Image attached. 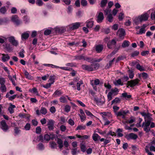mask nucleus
I'll return each mask as SVG.
<instances>
[{"instance_id": "nucleus-1", "label": "nucleus", "mask_w": 155, "mask_h": 155, "mask_svg": "<svg viewBox=\"0 0 155 155\" xmlns=\"http://www.w3.org/2000/svg\"><path fill=\"white\" fill-rule=\"evenodd\" d=\"M140 114L144 117L145 122L143 123H146V126H150L151 122L153 120V118L151 117L152 115L149 113H146L145 112H140Z\"/></svg>"}, {"instance_id": "nucleus-2", "label": "nucleus", "mask_w": 155, "mask_h": 155, "mask_svg": "<svg viewBox=\"0 0 155 155\" xmlns=\"http://www.w3.org/2000/svg\"><path fill=\"white\" fill-rule=\"evenodd\" d=\"M140 81V80L138 78L128 81L127 82V87L129 88V86H130V87H133L136 85H137Z\"/></svg>"}, {"instance_id": "nucleus-3", "label": "nucleus", "mask_w": 155, "mask_h": 155, "mask_svg": "<svg viewBox=\"0 0 155 155\" xmlns=\"http://www.w3.org/2000/svg\"><path fill=\"white\" fill-rule=\"evenodd\" d=\"M125 137L128 140L130 139L136 140L138 137L137 135L133 133H130L126 135Z\"/></svg>"}, {"instance_id": "nucleus-4", "label": "nucleus", "mask_w": 155, "mask_h": 155, "mask_svg": "<svg viewBox=\"0 0 155 155\" xmlns=\"http://www.w3.org/2000/svg\"><path fill=\"white\" fill-rule=\"evenodd\" d=\"M116 43V41L115 39H113L111 41H109L107 43V47L109 49H112L115 47Z\"/></svg>"}, {"instance_id": "nucleus-5", "label": "nucleus", "mask_w": 155, "mask_h": 155, "mask_svg": "<svg viewBox=\"0 0 155 155\" xmlns=\"http://www.w3.org/2000/svg\"><path fill=\"white\" fill-rule=\"evenodd\" d=\"M81 24L79 22H76L70 25L68 27L70 30H73L78 29L80 27Z\"/></svg>"}, {"instance_id": "nucleus-6", "label": "nucleus", "mask_w": 155, "mask_h": 155, "mask_svg": "<svg viewBox=\"0 0 155 155\" xmlns=\"http://www.w3.org/2000/svg\"><path fill=\"white\" fill-rule=\"evenodd\" d=\"M117 33L118 34L119 38L123 39L124 38V36L126 35V33L125 30L122 28H120L117 31Z\"/></svg>"}, {"instance_id": "nucleus-7", "label": "nucleus", "mask_w": 155, "mask_h": 155, "mask_svg": "<svg viewBox=\"0 0 155 155\" xmlns=\"http://www.w3.org/2000/svg\"><path fill=\"white\" fill-rule=\"evenodd\" d=\"M8 40L14 46H17L18 45V42L15 40L13 36H11L8 38Z\"/></svg>"}, {"instance_id": "nucleus-8", "label": "nucleus", "mask_w": 155, "mask_h": 155, "mask_svg": "<svg viewBox=\"0 0 155 155\" xmlns=\"http://www.w3.org/2000/svg\"><path fill=\"white\" fill-rule=\"evenodd\" d=\"M1 128L5 132L7 131L9 129L8 126L5 120H2L1 122Z\"/></svg>"}, {"instance_id": "nucleus-9", "label": "nucleus", "mask_w": 155, "mask_h": 155, "mask_svg": "<svg viewBox=\"0 0 155 155\" xmlns=\"http://www.w3.org/2000/svg\"><path fill=\"white\" fill-rule=\"evenodd\" d=\"M97 21L98 23H101L103 21L104 17L102 12H100L98 15L96 17Z\"/></svg>"}, {"instance_id": "nucleus-10", "label": "nucleus", "mask_w": 155, "mask_h": 155, "mask_svg": "<svg viewBox=\"0 0 155 155\" xmlns=\"http://www.w3.org/2000/svg\"><path fill=\"white\" fill-rule=\"evenodd\" d=\"M11 19L13 22L15 23L18 25L20 24V21L19 19V18L17 15H15L12 16Z\"/></svg>"}, {"instance_id": "nucleus-11", "label": "nucleus", "mask_w": 155, "mask_h": 155, "mask_svg": "<svg viewBox=\"0 0 155 155\" xmlns=\"http://www.w3.org/2000/svg\"><path fill=\"white\" fill-rule=\"evenodd\" d=\"M54 121L52 120H49L48 121L47 125L48 126V127L49 130H52L54 128Z\"/></svg>"}, {"instance_id": "nucleus-12", "label": "nucleus", "mask_w": 155, "mask_h": 155, "mask_svg": "<svg viewBox=\"0 0 155 155\" xmlns=\"http://www.w3.org/2000/svg\"><path fill=\"white\" fill-rule=\"evenodd\" d=\"M81 68L83 70L87 71H93V69L91 67V65H87L86 64H83L81 65Z\"/></svg>"}, {"instance_id": "nucleus-13", "label": "nucleus", "mask_w": 155, "mask_h": 155, "mask_svg": "<svg viewBox=\"0 0 155 155\" xmlns=\"http://www.w3.org/2000/svg\"><path fill=\"white\" fill-rule=\"evenodd\" d=\"M3 46L5 47L4 49L8 52H10L13 49V48L10 44L5 43L3 45Z\"/></svg>"}, {"instance_id": "nucleus-14", "label": "nucleus", "mask_w": 155, "mask_h": 155, "mask_svg": "<svg viewBox=\"0 0 155 155\" xmlns=\"http://www.w3.org/2000/svg\"><path fill=\"white\" fill-rule=\"evenodd\" d=\"M149 15L147 13H145L141 15L140 17L141 18V21H146L148 20L149 18Z\"/></svg>"}, {"instance_id": "nucleus-15", "label": "nucleus", "mask_w": 155, "mask_h": 155, "mask_svg": "<svg viewBox=\"0 0 155 155\" xmlns=\"http://www.w3.org/2000/svg\"><path fill=\"white\" fill-rule=\"evenodd\" d=\"M103 49V45H99L96 46L95 50L98 53H100L102 51Z\"/></svg>"}, {"instance_id": "nucleus-16", "label": "nucleus", "mask_w": 155, "mask_h": 155, "mask_svg": "<svg viewBox=\"0 0 155 155\" xmlns=\"http://www.w3.org/2000/svg\"><path fill=\"white\" fill-rule=\"evenodd\" d=\"M2 55V60L4 62L8 61L10 58V57L8 54H3Z\"/></svg>"}, {"instance_id": "nucleus-17", "label": "nucleus", "mask_w": 155, "mask_h": 155, "mask_svg": "<svg viewBox=\"0 0 155 155\" xmlns=\"http://www.w3.org/2000/svg\"><path fill=\"white\" fill-rule=\"evenodd\" d=\"M55 31L56 33H63L66 31V29L63 27L57 28L55 29Z\"/></svg>"}, {"instance_id": "nucleus-18", "label": "nucleus", "mask_w": 155, "mask_h": 155, "mask_svg": "<svg viewBox=\"0 0 155 155\" xmlns=\"http://www.w3.org/2000/svg\"><path fill=\"white\" fill-rule=\"evenodd\" d=\"M80 111L81 115L79 114V116L81 121H83L85 119L86 117L83 110L82 109H80Z\"/></svg>"}, {"instance_id": "nucleus-19", "label": "nucleus", "mask_w": 155, "mask_h": 155, "mask_svg": "<svg viewBox=\"0 0 155 155\" xmlns=\"http://www.w3.org/2000/svg\"><path fill=\"white\" fill-rule=\"evenodd\" d=\"M91 66L93 71L98 69L99 68L100 64L97 63H93L91 64Z\"/></svg>"}, {"instance_id": "nucleus-20", "label": "nucleus", "mask_w": 155, "mask_h": 155, "mask_svg": "<svg viewBox=\"0 0 155 155\" xmlns=\"http://www.w3.org/2000/svg\"><path fill=\"white\" fill-rule=\"evenodd\" d=\"M144 126V127L143 128V130L146 132V133H148L150 130V128L149 127V126L147 125L146 126V123H143L142 125V127H143Z\"/></svg>"}, {"instance_id": "nucleus-21", "label": "nucleus", "mask_w": 155, "mask_h": 155, "mask_svg": "<svg viewBox=\"0 0 155 155\" xmlns=\"http://www.w3.org/2000/svg\"><path fill=\"white\" fill-rule=\"evenodd\" d=\"M119 91L118 89L116 87H115L114 89H111L110 91L109 92L112 93V95L114 94V95H116L118 94Z\"/></svg>"}, {"instance_id": "nucleus-22", "label": "nucleus", "mask_w": 155, "mask_h": 155, "mask_svg": "<svg viewBox=\"0 0 155 155\" xmlns=\"http://www.w3.org/2000/svg\"><path fill=\"white\" fill-rule=\"evenodd\" d=\"M29 37V34L27 32H25L21 34V37L22 40H26Z\"/></svg>"}, {"instance_id": "nucleus-23", "label": "nucleus", "mask_w": 155, "mask_h": 155, "mask_svg": "<svg viewBox=\"0 0 155 155\" xmlns=\"http://www.w3.org/2000/svg\"><path fill=\"white\" fill-rule=\"evenodd\" d=\"M10 106L8 108V110H9L10 113L12 114L14 112V110L13 109V108L15 107V106L14 105L11 104Z\"/></svg>"}, {"instance_id": "nucleus-24", "label": "nucleus", "mask_w": 155, "mask_h": 155, "mask_svg": "<svg viewBox=\"0 0 155 155\" xmlns=\"http://www.w3.org/2000/svg\"><path fill=\"white\" fill-rule=\"evenodd\" d=\"M130 44V42L128 41H124L122 43L121 46L123 48H124L126 47H128Z\"/></svg>"}, {"instance_id": "nucleus-25", "label": "nucleus", "mask_w": 155, "mask_h": 155, "mask_svg": "<svg viewBox=\"0 0 155 155\" xmlns=\"http://www.w3.org/2000/svg\"><path fill=\"white\" fill-rule=\"evenodd\" d=\"M58 140L57 143L59 145V147L60 149L63 146V141L62 140L58 137L57 138Z\"/></svg>"}, {"instance_id": "nucleus-26", "label": "nucleus", "mask_w": 155, "mask_h": 155, "mask_svg": "<svg viewBox=\"0 0 155 155\" xmlns=\"http://www.w3.org/2000/svg\"><path fill=\"white\" fill-rule=\"evenodd\" d=\"M106 19L110 22H112L113 20V17L111 14H109L106 17Z\"/></svg>"}, {"instance_id": "nucleus-27", "label": "nucleus", "mask_w": 155, "mask_h": 155, "mask_svg": "<svg viewBox=\"0 0 155 155\" xmlns=\"http://www.w3.org/2000/svg\"><path fill=\"white\" fill-rule=\"evenodd\" d=\"M121 97L124 98L126 100H127V99L131 98V95H128L127 93L125 92V93H123L122 94Z\"/></svg>"}, {"instance_id": "nucleus-28", "label": "nucleus", "mask_w": 155, "mask_h": 155, "mask_svg": "<svg viewBox=\"0 0 155 155\" xmlns=\"http://www.w3.org/2000/svg\"><path fill=\"white\" fill-rule=\"evenodd\" d=\"M121 101V100L118 97H116L114 99L112 100L111 101V104H113L120 103Z\"/></svg>"}, {"instance_id": "nucleus-29", "label": "nucleus", "mask_w": 155, "mask_h": 155, "mask_svg": "<svg viewBox=\"0 0 155 155\" xmlns=\"http://www.w3.org/2000/svg\"><path fill=\"white\" fill-rule=\"evenodd\" d=\"M75 59L77 60H85V57L82 54L79 56H75Z\"/></svg>"}, {"instance_id": "nucleus-30", "label": "nucleus", "mask_w": 155, "mask_h": 155, "mask_svg": "<svg viewBox=\"0 0 155 155\" xmlns=\"http://www.w3.org/2000/svg\"><path fill=\"white\" fill-rule=\"evenodd\" d=\"M76 136L78 138H81L82 140L84 139H87L89 137V136L87 135H84L83 136H81V135L78 134H76Z\"/></svg>"}, {"instance_id": "nucleus-31", "label": "nucleus", "mask_w": 155, "mask_h": 155, "mask_svg": "<svg viewBox=\"0 0 155 155\" xmlns=\"http://www.w3.org/2000/svg\"><path fill=\"white\" fill-rule=\"evenodd\" d=\"M94 25V21H88L87 22V27L88 28H92L93 25Z\"/></svg>"}, {"instance_id": "nucleus-32", "label": "nucleus", "mask_w": 155, "mask_h": 155, "mask_svg": "<svg viewBox=\"0 0 155 155\" xmlns=\"http://www.w3.org/2000/svg\"><path fill=\"white\" fill-rule=\"evenodd\" d=\"M40 113L43 114L45 115L47 112L46 109L44 107H41L40 110Z\"/></svg>"}, {"instance_id": "nucleus-33", "label": "nucleus", "mask_w": 155, "mask_h": 155, "mask_svg": "<svg viewBox=\"0 0 155 155\" xmlns=\"http://www.w3.org/2000/svg\"><path fill=\"white\" fill-rule=\"evenodd\" d=\"M141 74L142 76L144 79H146L148 78V76L147 73L143 72ZM141 74H139V78H140V77Z\"/></svg>"}, {"instance_id": "nucleus-34", "label": "nucleus", "mask_w": 155, "mask_h": 155, "mask_svg": "<svg viewBox=\"0 0 155 155\" xmlns=\"http://www.w3.org/2000/svg\"><path fill=\"white\" fill-rule=\"evenodd\" d=\"M135 23L136 25H138L139 23L141 22H142V21H141V18L140 16L138 17L135 18L134 20Z\"/></svg>"}, {"instance_id": "nucleus-35", "label": "nucleus", "mask_w": 155, "mask_h": 155, "mask_svg": "<svg viewBox=\"0 0 155 155\" xmlns=\"http://www.w3.org/2000/svg\"><path fill=\"white\" fill-rule=\"evenodd\" d=\"M7 10L5 6H3L0 8V12L2 14H5Z\"/></svg>"}, {"instance_id": "nucleus-36", "label": "nucleus", "mask_w": 155, "mask_h": 155, "mask_svg": "<svg viewBox=\"0 0 155 155\" xmlns=\"http://www.w3.org/2000/svg\"><path fill=\"white\" fill-rule=\"evenodd\" d=\"M83 84V81L82 80L80 81L79 82H78L77 84V89L78 91H80L81 90V85Z\"/></svg>"}, {"instance_id": "nucleus-37", "label": "nucleus", "mask_w": 155, "mask_h": 155, "mask_svg": "<svg viewBox=\"0 0 155 155\" xmlns=\"http://www.w3.org/2000/svg\"><path fill=\"white\" fill-rule=\"evenodd\" d=\"M107 2V0H102L101 2V7L103 8L105 6Z\"/></svg>"}, {"instance_id": "nucleus-38", "label": "nucleus", "mask_w": 155, "mask_h": 155, "mask_svg": "<svg viewBox=\"0 0 155 155\" xmlns=\"http://www.w3.org/2000/svg\"><path fill=\"white\" fill-rule=\"evenodd\" d=\"M80 148L81 150L83 152H84L86 150V146L83 144H80Z\"/></svg>"}, {"instance_id": "nucleus-39", "label": "nucleus", "mask_w": 155, "mask_h": 155, "mask_svg": "<svg viewBox=\"0 0 155 155\" xmlns=\"http://www.w3.org/2000/svg\"><path fill=\"white\" fill-rule=\"evenodd\" d=\"M137 68L139 70L141 71H145V69L142 66H140V64H138L136 65Z\"/></svg>"}, {"instance_id": "nucleus-40", "label": "nucleus", "mask_w": 155, "mask_h": 155, "mask_svg": "<svg viewBox=\"0 0 155 155\" xmlns=\"http://www.w3.org/2000/svg\"><path fill=\"white\" fill-rule=\"evenodd\" d=\"M86 128V127L85 125H79L77 127L76 130H85Z\"/></svg>"}, {"instance_id": "nucleus-41", "label": "nucleus", "mask_w": 155, "mask_h": 155, "mask_svg": "<svg viewBox=\"0 0 155 155\" xmlns=\"http://www.w3.org/2000/svg\"><path fill=\"white\" fill-rule=\"evenodd\" d=\"M85 60L86 61L88 62L92 63L94 61V59L92 58L85 57Z\"/></svg>"}, {"instance_id": "nucleus-42", "label": "nucleus", "mask_w": 155, "mask_h": 155, "mask_svg": "<svg viewBox=\"0 0 155 155\" xmlns=\"http://www.w3.org/2000/svg\"><path fill=\"white\" fill-rule=\"evenodd\" d=\"M62 94V93L61 90H57L54 93V95H56L59 96L61 95Z\"/></svg>"}, {"instance_id": "nucleus-43", "label": "nucleus", "mask_w": 155, "mask_h": 155, "mask_svg": "<svg viewBox=\"0 0 155 155\" xmlns=\"http://www.w3.org/2000/svg\"><path fill=\"white\" fill-rule=\"evenodd\" d=\"M25 52V51L24 50L22 49L20 52L18 53L19 56L22 58H23L24 57V54Z\"/></svg>"}, {"instance_id": "nucleus-44", "label": "nucleus", "mask_w": 155, "mask_h": 155, "mask_svg": "<svg viewBox=\"0 0 155 155\" xmlns=\"http://www.w3.org/2000/svg\"><path fill=\"white\" fill-rule=\"evenodd\" d=\"M25 77L29 79H32V77L29 74V73L26 71H25Z\"/></svg>"}, {"instance_id": "nucleus-45", "label": "nucleus", "mask_w": 155, "mask_h": 155, "mask_svg": "<svg viewBox=\"0 0 155 155\" xmlns=\"http://www.w3.org/2000/svg\"><path fill=\"white\" fill-rule=\"evenodd\" d=\"M128 71L130 72L129 74V78L130 79H132L133 78L134 75V74L133 72V71L132 70H129Z\"/></svg>"}, {"instance_id": "nucleus-46", "label": "nucleus", "mask_w": 155, "mask_h": 155, "mask_svg": "<svg viewBox=\"0 0 155 155\" xmlns=\"http://www.w3.org/2000/svg\"><path fill=\"white\" fill-rule=\"evenodd\" d=\"M114 84L115 85H122L123 84V83H121V80L120 79L116 81V82H114Z\"/></svg>"}, {"instance_id": "nucleus-47", "label": "nucleus", "mask_w": 155, "mask_h": 155, "mask_svg": "<svg viewBox=\"0 0 155 155\" xmlns=\"http://www.w3.org/2000/svg\"><path fill=\"white\" fill-rule=\"evenodd\" d=\"M0 89L2 92H5L6 91V88L5 84L1 85Z\"/></svg>"}, {"instance_id": "nucleus-48", "label": "nucleus", "mask_w": 155, "mask_h": 155, "mask_svg": "<svg viewBox=\"0 0 155 155\" xmlns=\"http://www.w3.org/2000/svg\"><path fill=\"white\" fill-rule=\"evenodd\" d=\"M139 54V51H134L131 54V56L132 57H134L137 56Z\"/></svg>"}, {"instance_id": "nucleus-49", "label": "nucleus", "mask_w": 155, "mask_h": 155, "mask_svg": "<svg viewBox=\"0 0 155 155\" xmlns=\"http://www.w3.org/2000/svg\"><path fill=\"white\" fill-rule=\"evenodd\" d=\"M8 77L9 79V80L12 82L13 85H14V86H15L16 84H15V81L13 79L12 76L11 75L9 74L8 75Z\"/></svg>"}, {"instance_id": "nucleus-50", "label": "nucleus", "mask_w": 155, "mask_h": 155, "mask_svg": "<svg viewBox=\"0 0 155 155\" xmlns=\"http://www.w3.org/2000/svg\"><path fill=\"white\" fill-rule=\"evenodd\" d=\"M60 101L63 103H65L66 101V98L64 96H62L60 97L59 99Z\"/></svg>"}, {"instance_id": "nucleus-51", "label": "nucleus", "mask_w": 155, "mask_h": 155, "mask_svg": "<svg viewBox=\"0 0 155 155\" xmlns=\"http://www.w3.org/2000/svg\"><path fill=\"white\" fill-rule=\"evenodd\" d=\"M93 140L95 141L96 142L98 140L97 134H94L92 136Z\"/></svg>"}, {"instance_id": "nucleus-52", "label": "nucleus", "mask_w": 155, "mask_h": 155, "mask_svg": "<svg viewBox=\"0 0 155 155\" xmlns=\"http://www.w3.org/2000/svg\"><path fill=\"white\" fill-rule=\"evenodd\" d=\"M112 61H109V64H108L105 67V69H108L111 67L112 65L113 64Z\"/></svg>"}, {"instance_id": "nucleus-53", "label": "nucleus", "mask_w": 155, "mask_h": 155, "mask_svg": "<svg viewBox=\"0 0 155 155\" xmlns=\"http://www.w3.org/2000/svg\"><path fill=\"white\" fill-rule=\"evenodd\" d=\"M120 46H119L117 48H115L114 50L112 51V52H111V54H110V55L112 56L113 55H114L119 50L120 48Z\"/></svg>"}, {"instance_id": "nucleus-54", "label": "nucleus", "mask_w": 155, "mask_h": 155, "mask_svg": "<svg viewBox=\"0 0 155 155\" xmlns=\"http://www.w3.org/2000/svg\"><path fill=\"white\" fill-rule=\"evenodd\" d=\"M149 51H143L141 53V54L143 56H146L149 53Z\"/></svg>"}, {"instance_id": "nucleus-55", "label": "nucleus", "mask_w": 155, "mask_h": 155, "mask_svg": "<svg viewBox=\"0 0 155 155\" xmlns=\"http://www.w3.org/2000/svg\"><path fill=\"white\" fill-rule=\"evenodd\" d=\"M87 4V2L86 0H82L81 1V4L84 7L86 6Z\"/></svg>"}, {"instance_id": "nucleus-56", "label": "nucleus", "mask_w": 155, "mask_h": 155, "mask_svg": "<svg viewBox=\"0 0 155 155\" xmlns=\"http://www.w3.org/2000/svg\"><path fill=\"white\" fill-rule=\"evenodd\" d=\"M41 131V129L40 127L38 126L36 127V133L37 134H40Z\"/></svg>"}, {"instance_id": "nucleus-57", "label": "nucleus", "mask_w": 155, "mask_h": 155, "mask_svg": "<svg viewBox=\"0 0 155 155\" xmlns=\"http://www.w3.org/2000/svg\"><path fill=\"white\" fill-rule=\"evenodd\" d=\"M51 30L47 29L44 32V34L45 35H49L51 34Z\"/></svg>"}, {"instance_id": "nucleus-58", "label": "nucleus", "mask_w": 155, "mask_h": 155, "mask_svg": "<svg viewBox=\"0 0 155 155\" xmlns=\"http://www.w3.org/2000/svg\"><path fill=\"white\" fill-rule=\"evenodd\" d=\"M43 2L42 0H37L36 4L39 6H41L43 5Z\"/></svg>"}, {"instance_id": "nucleus-59", "label": "nucleus", "mask_w": 155, "mask_h": 155, "mask_svg": "<svg viewBox=\"0 0 155 155\" xmlns=\"http://www.w3.org/2000/svg\"><path fill=\"white\" fill-rule=\"evenodd\" d=\"M105 15H107L108 13L110 12L111 10L110 8H107L106 9L104 10Z\"/></svg>"}, {"instance_id": "nucleus-60", "label": "nucleus", "mask_w": 155, "mask_h": 155, "mask_svg": "<svg viewBox=\"0 0 155 155\" xmlns=\"http://www.w3.org/2000/svg\"><path fill=\"white\" fill-rule=\"evenodd\" d=\"M60 68L62 70L68 71H71L72 70V68L67 67H61Z\"/></svg>"}, {"instance_id": "nucleus-61", "label": "nucleus", "mask_w": 155, "mask_h": 155, "mask_svg": "<svg viewBox=\"0 0 155 155\" xmlns=\"http://www.w3.org/2000/svg\"><path fill=\"white\" fill-rule=\"evenodd\" d=\"M64 109L66 112H68L70 110L71 107L68 105H67L65 106Z\"/></svg>"}, {"instance_id": "nucleus-62", "label": "nucleus", "mask_w": 155, "mask_h": 155, "mask_svg": "<svg viewBox=\"0 0 155 155\" xmlns=\"http://www.w3.org/2000/svg\"><path fill=\"white\" fill-rule=\"evenodd\" d=\"M112 93L109 92L107 95V99L108 101L111 100L112 99Z\"/></svg>"}, {"instance_id": "nucleus-63", "label": "nucleus", "mask_w": 155, "mask_h": 155, "mask_svg": "<svg viewBox=\"0 0 155 155\" xmlns=\"http://www.w3.org/2000/svg\"><path fill=\"white\" fill-rule=\"evenodd\" d=\"M25 128L26 130H28L30 129V124L28 123L26 124L25 126Z\"/></svg>"}, {"instance_id": "nucleus-64", "label": "nucleus", "mask_w": 155, "mask_h": 155, "mask_svg": "<svg viewBox=\"0 0 155 155\" xmlns=\"http://www.w3.org/2000/svg\"><path fill=\"white\" fill-rule=\"evenodd\" d=\"M38 148L39 149L42 150L44 149L43 144L42 143H40L38 145Z\"/></svg>"}]
</instances>
